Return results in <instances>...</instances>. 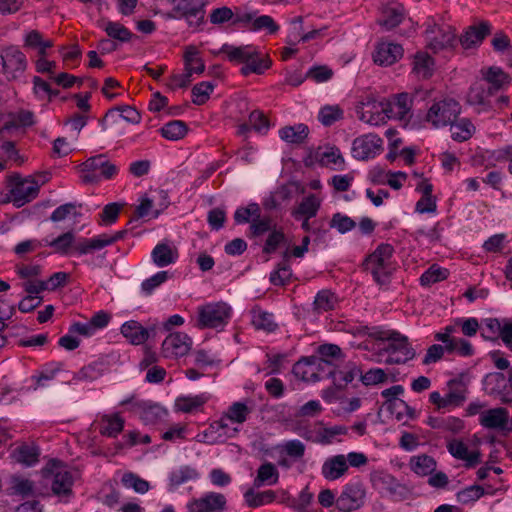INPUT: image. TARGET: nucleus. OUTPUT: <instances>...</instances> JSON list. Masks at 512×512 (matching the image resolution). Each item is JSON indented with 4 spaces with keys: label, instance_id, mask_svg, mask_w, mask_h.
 <instances>
[{
    "label": "nucleus",
    "instance_id": "nucleus-1",
    "mask_svg": "<svg viewBox=\"0 0 512 512\" xmlns=\"http://www.w3.org/2000/svg\"><path fill=\"white\" fill-rule=\"evenodd\" d=\"M394 248L387 243L380 244L363 262L364 269L371 273L378 284H386L396 269L393 261Z\"/></svg>",
    "mask_w": 512,
    "mask_h": 512
},
{
    "label": "nucleus",
    "instance_id": "nucleus-2",
    "mask_svg": "<svg viewBox=\"0 0 512 512\" xmlns=\"http://www.w3.org/2000/svg\"><path fill=\"white\" fill-rule=\"evenodd\" d=\"M47 180L46 175L28 176L25 178L19 174L11 175L9 177L11 187L9 190V200L17 208L24 206L38 196L40 187Z\"/></svg>",
    "mask_w": 512,
    "mask_h": 512
},
{
    "label": "nucleus",
    "instance_id": "nucleus-3",
    "mask_svg": "<svg viewBox=\"0 0 512 512\" xmlns=\"http://www.w3.org/2000/svg\"><path fill=\"white\" fill-rule=\"evenodd\" d=\"M371 487L380 497L403 501L409 496V489L395 476L383 469L372 470L369 474Z\"/></svg>",
    "mask_w": 512,
    "mask_h": 512
},
{
    "label": "nucleus",
    "instance_id": "nucleus-4",
    "mask_svg": "<svg viewBox=\"0 0 512 512\" xmlns=\"http://www.w3.org/2000/svg\"><path fill=\"white\" fill-rule=\"evenodd\" d=\"M79 168L81 180L85 184H96L102 178L111 179L118 173L117 166L108 161L103 154L90 157Z\"/></svg>",
    "mask_w": 512,
    "mask_h": 512
},
{
    "label": "nucleus",
    "instance_id": "nucleus-5",
    "mask_svg": "<svg viewBox=\"0 0 512 512\" xmlns=\"http://www.w3.org/2000/svg\"><path fill=\"white\" fill-rule=\"evenodd\" d=\"M460 104L452 98L434 100L430 105L425 120L434 128L452 124L460 114Z\"/></svg>",
    "mask_w": 512,
    "mask_h": 512
},
{
    "label": "nucleus",
    "instance_id": "nucleus-6",
    "mask_svg": "<svg viewBox=\"0 0 512 512\" xmlns=\"http://www.w3.org/2000/svg\"><path fill=\"white\" fill-rule=\"evenodd\" d=\"M1 73L7 81H15L22 77L27 68L25 54L15 45L0 50Z\"/></svg>",
    "mask_w": 512,
    "mask_h": 512
},
{
    "label": "nucleus",
    "instance_id": "nucleus-7",
    "mask_svg": "<svg viewBox=\"0 0 512 512\" xmlns=\"http://www.w3.org/2000/svg\"><path fill=\"white\" fill-rule=\"evenodd\" d=\"M425 39L427 47L438 52L454 46L456 32L450 25H438L434 19H429L426 23Z\"/></svg>",
    "mask_w": 512,
    "mask_h": 512
},
{
    "label": "nucleus",
    "instance_id": "nucleus-8",
    "mask_svg": "<svg viewBox=\"0 0 512 512\" xmlns=\"http://www.w3.org/2000/svg\"><path fill=\"white\" fill-rule=\"evenodd\" d=\"M384 350L387 353L385 359L387 364H405L416 355L415 350L408 342V338L397 332H392L387 337V345Z\"/></svg>",
    "mask_w": 512,
    "mask_h": 512
},
{
    "label": "nucleus",
    "instance_id": "nucleus-9",
    "mask_svg": "<svg viewBox=\"0 0 512 512\" xmlns=\"http://www.w3.org/2000/svg\"><path fill=\"white\" fill-rule=\"evenodd\" d=\"M231 308L224 302L209 303L198 309V326L200 328H218L227 324Z\"/></svg>",
    "mask_w": 512,
    "mask_h": 512
},
{
    "label": "nucleus",
    "instance_id": "nucleus-10",
    "mask_svg": "<svg viewBox=\"0 0 512 512\" xmlns=\"http://www.w3.org/2000/svg\"><path fill=\"white\" fill-rule=\"evenodd\" d=\"M366 500V489L361 482H350L343 486L337 497L336 508L340 512H352L360 509Z\"/></svg>",
    "mask_w": 512,
    "mask_h": 512
},
{
    "label": "nucleus",
    "instance_id": "nucleus-11",
    "mask_svg": "<svg viewBox=\"0 0 512 512\" xmlns=\"http://www.w3.org/2000/svg\"><path fill=\"white\" fill-rule=\"evenodd\" d=\"M356 113L361 121L372 126L383 125L388 120L384 100L377 101L370 96L359 102Z\"/></svg>",
    "mask_w": 512,
    "mask_h": 512
},
{
    "label": "nucleus",
    "instance_id": "nucleus-12",
    "mask_svg": "<svg viewBox=\"0 0 512 512\" xmlns=\"http://www.w3.org/2000/svg\"><path fill=\"white\" fill-rule=\"evenodd\" d=\"M175 17H183L188 25L197 29L204 20V0H172Z\"/></svg>",
    "mask_w": 512,
    "mask_h": 512
},
{
    "label": "nucleus",
    "instance_id": "nucleus-13",
    "mask_svg": "<svg viewBox=\"0 0 512 512\" xmlns=\"http://www.w3.org/2000/svg\"><path fill=\"white\" fill-rule=\"evenodd\" d=\"M328 364V360H319L316 356L306 357L294 364L292 372L305 382H316L322 378L320 371Z\"/></svg>",
    "mask_w": 512,
    "mask_h": 512
},
{
    "label": "nucleus",
    "instance_id": "nucleus-14",
    "mask_svg": "<svg viewBox=\"0 0 512 512\" xmlns=\"http://www.w3.org/2000/svg\"><path fill=\"white\" fill-rule=\"evenodd\" d=\"M227 509L225 495L217 492H208L199 498L187 503L188 512H224Z\"/></svg>",
    "mask_w": 512,
    "mask_h": 512
},
{
    "label": "nucleus",
    "instance_id": "nucleus-15",
    "mask_svg": "<svg viewBox=\"0 0 512 512\" xmlns=\"http://www.w3.org/2000/svg\"><path fill=\"white\" fill-rule=\"evenodd\" d=\"M51 478V489L56 495H68L71 493L73 477L66 467L52 462L46 469Z\"/></svg>",
    "mask_w": 512,
    "mask_h": 512
},
{
    "label": "nucleus",
    "instance_id": "nucleus-16",
    "mask_svg": "<svg viewBox=\"0 0 512 512\" xmlns=\"http://www.w3.org/2000/svg\"><path fill=\"white\" fill-rule=\"evenodd\" d=\"M382 144V139L377 135L366 134L353 141L352 154L356 159L367 160L381 152Z\"/></svg>",
    "mask_w": 512,
    "mask_h": 512
},
{
    "label": "nucleus",
    "instance_id": "nucleus-17",
    "mask_svg": "<svg viewBox=\"0 0 512 512\" xmlns=\"http://www.w3.org/2000/svg\"><path fill=\"white\" fill-rule=\"evenodd\" d=\"M384 102L388 119L407 120L410 118L412 99L408 93L394 95Z\"/></svg>",
    "mask_w": 512,
    "mask_h": 512
},
{
    "label": "nucleus",
    "instance_id": "nucleus-18",
    "mask_svg": "<svg viewBox=\"0 0 512 512\" xmlns=\"http://www.w3.org/2000/svg\"><path fill=\"white\" fill-rule=\"evenodd\" d=\"M404 54L400 44L392 42H379L373 53V60L380 66H391L399 61Z\"/></svg>",
    "mask_w": 512,
    "mask_h": 512
},
{
    "label": "nucleus",
    "instance_id": "nucleus-19",
    "mask_svg": "<svg viewBox=\"0 0 512 512\" xmlns=\"http://www.w3.org/2000/svg\"><path fill=\"white\" fill-rule=\"evenodd\" d=\"M190 350V338L181 332L169 334L162 343V353L166 358L181 357Z\"/></svg>",
    "mask_w": 512,
    "mask_h": 512
},
{
    "label": "nucleus",
    "instance_id": "nucleus-20",
    "mask_svg": "<svg viewBox=\"0 0 512 512\" xmlns=\"http://www.w3.org/2000/svg\"><path fill=\"white\" fill-rule=\"evenodd\" d=\"M124 231H118L112 235L101 234L91 239H84L73 246L80 255L88 254L95 250H100L106 246L112 245L124 236Z\"/></svg>",
    "mask_w": 512,
    "mask_h": 512
},
{
    "label": "nucleus",
    "instance_id": "nucleus-21",
    "mask_svg": "<svg viewBox=\"0 0 512 512\" xmlns=\"http://www.w3.org/2000/svg\"><path fill=\"white\" fill-rule=\"evenodd\" d=\"M447 450L454 458L464 461L467 468L474 467L481 462L480 451H470L462 440L452 439L448 441Z\"/></svg>",
    "mask_w": 512,
    "mask_h": 512
},
{
    "label": "nucleus",
    "instance_id": "nucleus-22",
    "mask_svg": "<svg viewBox=\"0 0 512 512\" xmlns=\"http://www.w3.org/2000/svg\"><path fill=\"white\" fill-rule=\"evenodd\" d=\"M348 472V464L344 454L334 455L325 460L321 468L322 476L329 481H335Z\"/></svg>",
    "mask_w": 512,
    "mask_h": 512
},
{
    "label": "nucleus",
    "instance_id": "nucleus-23",
    "mask_svg": "<svg viewBox=\"0 0 512 512\" xmlns=\"http://www.w3.org/2000/svg\"><path fill=\"white\" fill-rule=\"evenodd\" d=\"M405 17V9L402 4L392 2L387 4L382 11L378 24L385 30H392L397 27Z\"/></svg>",
    "mask_w": 512,
    "mask_h": 512
},
{
    "label": "nucleus",
    "instance_id": "nucleus-24",
    "mask_svg": "<svg viewBox=\"0 0 512 512\" xmlns=\"http://www.w3.org/2000/svg\"><path fill=\"white\" fill-rule=\"evenodd\" d=\"M509 420V413L506 408L498 407L484 411L480 415V424L488 429L503 430Z\"/></svg>",
    "mask_w": 512,
    "mask_h": 512
},
{
    "label": "nucleus",
    "instance_id": "nucleus-25",
    "mask_svg": "<svg viewBox=\"0 0 512 512\" xmlns=\"http://www.w3.org/2000/svg\"><path fill=\"white\" fill-rule=\"evenodd\" d=\"M348 429L342 425L333 427H324L321 422L315 423V435H306V440L327 445L332 443L333 439L338 435H345Z\"/></svg>",
    "mask_w": 512,
    "mask_h": 512
},
{
    "label": "nucleus",
    "instance_id": "nucleus-26",
    "mask_svg": "<svg viewBox=\"0 0 512 512\" xmlns=\"http://www.w3.org/2000/svg\"><path fill=\"white\" fill-rule=\"evenodd\" d=\"M154 328H144L139 322L130 320L125 322L121 326V334L128 340L132 345L143 344L150 336V332H154Z\"/></svg>",
    "mask_w": 512,
    "mask_h": 512
},
{
    "label": "nucleus",
    "instance_id": "nucleus-27",
    "mask_svg": "<svg viewBox=\"0 0 512 512\" xmlns=\"http://www.w3.org/2000/svg\"><path fill=\"white\" fill-rule=\"evenodd\" d=\"M416 190L422 193V197L416 203V211L419 213H433L436 211V198L432 195L433 186L426 179H421Z\"/></svg>",
    "mask_w": 512,
    "mask_h": 512
},
{
    "label": "nucleus",
    "instance_id": "nucleus-28",
    "mask_svg": "<svg viewBox=\"0 0 512 512\" xmlns=\"http://www.w3.org/2000/svg\"><path fill=\"white\" fill-rule=\"evenodd\" d=\"M321 203L322 199L319 196L309 194L301 200L297 207L292 209L291 215L296 220H300L302 217L313 218L317 215Z\"/></svg>",
    "mask_w": 512,
    "mask_h": 512
},
{
    "label": "nucleus",
    "instance_id": "nucleus-29",
    "mask_svg": "<svg viewBox=\"0 0 512 512\" xmlns=\"http://www.w3.org/2000/svg\"><path fill=\"white\" fill-rule=\"evenodd\" d=\"M151 258L156 266L166 267L176 262L178 259V249L167 242H162L154 247Z\"/></svg>",
    "mask_w": 512,
    "mask_h": 512
},
{
    "label": "nucleus",
    "instance_id": "nucleus-30",
    "mask_svg": "<svg viewBox=\"0 0 512 512\" xmlns=\"http://www.w3.org/2000/svg\"><path fill=\"white\" fill-rule=\"evenodd\" d=\"M483 82L494 94L510 83V76L499 67H489L482 70Z\"/></svg>",
    "mask_w": 512,
    "mask_h": 512
},
{
    "label": "nucleus",
    "instance_id": "nucleus-31",
    "mask_svg": "<svg viewBox=\"0 0 512 512\" xmlns=\"http://www.w3.org/2000/svg\"><path fill=\"white\" fill-rule=\"evenodd\" d=\"M435 68L433 58L426 52L414 54L412 59V73L418 79H428L433 75Z\"/></svg>",
    "mask_w": 512,
    "mask_h": 512
},
{
    "label": "nucleus",
    "instance_id": "nucleus-32",
    "mask_svg": "<svg viewBox=\"0 0 512 512\" xmlns=\"http://www.w3.org/2000/svg\"><path fill=\"white\" fill-rule=\"evenodd\" d=\"M490 33V26L483 22L478 26L470 27L461 37L460 43L464 49H470L479 45L486 35Z\"/></svg>",
    "mask_w": 512,
    "mask_h": 512
},
{
    "label": "nucleus",
    "instance_id": "nucleus-33",
    "mask_svg": "<svg viewBox=\"0 0 512 512\" xmlns=\"http://www.w3.org/2000/svg\"><path fill=\"white\" fill-rule=\"evenodd\" d=\"M309 129L305 124L285 126L279 130V137L289 144H302L308 137Z\"/></svg>",
    "mask_w": 512,
    "mask_h": 512
},
{
    "label": "nucleus",
    "instance_id": "nucleus-34",
    "mask_svg": "<svg viewBox=\"0 0 512 512\" xmlns=\"http://www.w3.org/2000/svg\"><path fill=\"white\" fill-rule=\"evenodd\" d=\"M100 434L116 437L124 428V419L119 414L103 415L100 419Z\"/></svg>",
    "mask_w": 512,
    "mask_h": 512
},
{
    "label": "nucleus",
    "instance_id": "nucleus-35",
    "mask_svg": "<svg viewBox=\"0 0 512 512\" xmlns=\"http://www.w3.org/2000/svg\"><path fill=\"white\" fill-rule=\"evenodd\" d=\"M278 479L279 472L276 466L270 462H265L258 468L253 485L256 488L263 485H274L278 482Z\"/></svg>",
    "mask_w": 512,
    "mask_h": 512
},
{
    "label": "nucleus",
    "instance_id": "nucleus-36",
    "mask_svg": "<svg viewBox=\"0 0 512 512\" xmlns=\"http://www.w3.org/2000/svg\"><path fill=\"white\" fill-rule=\"evenodd\" d=\"M251 314V322L255 329L264 330L266 332H273L277 329L278 325L274 321V317L271 313L255 307L252 309Z\"/></svg>",
    "mask_w": 512,
    "mask_h": 512
},
{
    "label": "nucleus",
    "instance_id": "nucleus-37",
    "mask_svg": "<svg viewBox=\"0 0 512 512\" xmlns=\"http://www.w3.org/2000/svg\"><path fill=\"white\" fill-rule=\"evenodd\" d=\"M221 53H224L227 56V59L231 62L235 63H244L246 60L255 53V48L252 46H233L224 44L220 50Z\"/></svg>",
    "mask_w": 512,
    "mask_h": 512
},
{
    "label": "nucleus",
    "instance_id": "nucleus-38",
    "mask_svg": "<svg viewBox=\"0 0 512 512\" xmlns=\"http://www.w3.org/2000/svg\"><path fill=\"white\" fill-rule=\"evenodd\" d=\"M101 27L110 38L122 43L129 42L133 37L132 32L119 22L103 20Z\"/></svg>",
    "mask_w": 512,
    "mask_h": 512
},
{
    "label": "nucleus",
    "instance_id": "nucleus-39",
    "mask_svg": "<svg viewBox=\"0 0 512 512\" xmlns=\"http://www.w3.org/2000/svg\"><path fill=\"white\" fill-rule=\"evenodd\" d=\"M493 95L483 81L475 82L469 89L467 101L471 105H487Z\"/></svg>",
    "mask_w": 512,
    "mask_h": 512
},
{
    "label": "nucleus",
    "instance_id": "nucleus-40",
    "mask_svg": "<svg viewBox=\"0 0 512 512\" xmlns=\"http://www.w3.org/2000/svg\"><path fill=\"white\" fill-rule=\"evenodd\" d=\"M207 401L208 397L203 394L178 397L175 401V409L183 413H192L200 409Z\"/></svg>",
    "mask_w": 512,
    "mask_h": 512
},
{
    "label": "nucleus",
    "instance_id": "nucleus-41",
    "mask_svg": "<svg viewBox=\"0 0 512 512\" xmlns=\"http://www.w3.org/2000/svg\"><path fill=\"white\" fill-rule=\"evenodd\" d=\"M13 454L17 462L30 467L39 461L40 453L36 446L23 444L18 446Z\"/></svg>",
    "mask_w": 512,
    "mask_h": 512
},
{
    "label": "nucleus",
    "instance_id": "nucleus-42",
    "mask_svg": "<svg viewBox=\"0 0 512 512\" xmlns=\"http://www.w3.org/2000/svg\"><path fill=\"white\" fill-rule=\"evenodd\" d=\"M319 360H328L329 364L324 366V370L327 369V375H334L332 370L333 362L343 358L341 348L335 344H323L318 347Z\"/></svg>",
    "mask_w": 512,
    "mask_h": 512
},
{
    "label": "nucleus",
    "instance_id": "nucleus-43",
    "mask_svg": "<svg viewBox=\"0 0 512 512\" xmlns=\"http://www.w3.org/2000/svg\"><path fill=\"white\" fill-rule=\"evenodd\" d=\"M451 136L454 140L463 142L470 139L475 133V126L466 118L460 119L456 123L450 124Z\"/></svg>",
    "mask_w": 512,
    "mask_h": 512
},
{
    "label": "nucleus",
    "instance_id": "nucleus-44",
    "mask_svg": "<svg viewBox=\"0 0 512 512\" xmlns=\"http://www.w3.org/2000/svg\"><path fill=\"white\" fill-rule=\"evenodd\" d=\"M435 459L428 455H419L411 458L410 467L418 475L427 476L436 470Z\"/></svg>",
    "mask_w": 512,
    "mask_h": 512
},
{
    "label": "nucleus",
    "instance_id": "nucleus-45",
    "mask_svg": "<svg viewBox=\"0 0 512 512\" xmlns=\"http://www.w3.org/2000/svg\"><path fill=\"white\" fill-rule=\"evenodd\" d=\"M271 66L269 59L260 58L258 51L246 60L245 65L240 69L242 75L247 76L250 73L263 74Z\"/></svg>",
    "mask_w": 512,
    "mask_h": 512
},
{
    "label": "nucleus",
    "instance_id": "nucleus-46",
    "mask_svg": "<svg viewBox=\"0 0 512 512\" xmlns=\"http://www.w3.org/2000/svg\"><path fill=\"white\" fill-rule=\"evenodd\" d=\"M0 157L16 165H22L25 162V158L20 155L15 142L8 140L6 137H0Z\"/></svg>",
    "mask_w": 512,
    "mask_h": 512
},
{
    "label": "nucleus",
    "instance_id": "nucleus-47",
    "mask_svg": "<svg viewBox=\"0 0 512 512\" xmlns=\"http://www.w3.org/2000/svg\"><path fill=\"white\" fill-rule=\"evenodd\" d=\"M167 410L159 404H149L142 407L141 420L146 424H156L167 416Z\"/></svg>",
    "mask_w": 512,
    "mask_h": 512
},
{
    "label": "nucleus",
    "instance_id": "nucleus-48",
    "mask_svg": "<svg viewBox=\"0 0 512 512\" xmlns=\"http://www.w3.org/2000/svg\"><path fill=\"white\" fill-rule=\"evenodd\" d=\"M289 257L290 255L286 252L283 261L279 263L277 269L271 273L270 281L274 285H285L291 279L292 270L289 265Z\"/></svg>",
    "mask_w": 512,
    "mask_h": 512
},
{
    "label": "nucleus",
    "instance_id": "nucleus-49",
    "mask_svg": "<svg viewBox=\"0 0 512 512\" xmlns=\"http://www.w3.org/2000/svg\"><path fill=\"white\" fill-rule=\"evenodd\" d=\"M275 497L276 495L272 490L255 492L253 489H249L244 494L245 501L249 507H259L271 503L275 500Z\"/></svg>",
    "mask_w": 512,
    "mask_h": 512
},
{
    "label": "nucleus",
    "instance_id": "nucleus-50",
    "mask_svg": "<svg viewBox=\"0 0 512 512\" xmlns=\"http://www.w3.org/2000/svg\"><path fill=\"white\" fill-rule=\"evenodd\" d=\"M186 133V124L179 120L170 121L161 128V135L164 138L172 141H176L183 138L186 135Z\"/></svg>",
    "mask_w": 512,
    "mask_h": 512
},
{
    "label": "nucleus",
    "instance_id": "nucleus-51",
    "mask_svg": "<svg viewBox=\"0 0 512 512\" xmlns=\"http://www.w3.org/2000/svg\"><path fill=\"white\" fill-rule=\"evenodd\" d=\"M250 413L251 409L246 404L242 402H235L224 414L231 423L240 425L247 420Z\"/></svg>",
    "mask_w": 512,
    "mask_h": 512
},
{
    "label": "nucleus",
    "instance_id": "nucleus-52",
    "mask_svg": "<svg viewBox=\"0 0 512 512\" xmlns=\"http://www.w3.org/2000/svg\"><path fill=\"white\" fill-rule=\"evenodd\" d=\"M75 236L72 232H66L57 238L46 243L47 246L54 249V252L61 255H67L73 247Z\"/></svg>",
    "mask_w": 512,
    "mask_h": 512
},
{
    "label": "nucleus",
    "instance_id": "nucleus-53",
    "mask_svg": "<svg viewBox=\"0 0 512 512\" xmlns=\"http://www.w3.org/2000/svg\"><path fill=\"white\" fill-rule=\"evenodd\" d=\"M336 297L328 290L318 292L313 302V309L316 313H323L334 309Z\"/></svg>",
    "mask_w": 512,
    "mask_h": 512
},
{
    "label": "nucleus",
    "instance_id": "nucleus-54",
    "mask_svg": "<svg viewBox=\"0 0 512 512\" xmlns=\"http://www.w3.org/2000/svg\"><path fill=\"white\" fill-rule=\"evenodd\" d=\"M121 482L126 488H131L140 494H144L150 489V485L146 480L140 478L138 475L132 472L124 473Z\"/></svg>",
    "mask_w": 512,
    "mask_h": 512
},
{
    "label": "nucleus",
    "instance_id": "nucleus-55",
    "mask_svg": "<svg viewBox=\"0 0 512 512\" xmlns=\"http://www.w3.org/2000/svg\"><path fill=\"white\" fill-rule=\"evenodd\" d=\"M448 277V270L436 265H432L420 277L422 286H430L436 282L445 280Z\"/></svg>",
    "mask_w": 512,
    "mask_h": 512
},
{
    "label": "nucleus",
    "instance_id": "nucleus-56",
    "mask_svg": "<svg viewBox=\"0 0 512 512\" xmlns=\"http://www.w3.org/2000/svg\"><path fill=\"white\" fill-rule=\"evenodd\" d=\"M214 89V84L209 81H204L196 84L192 88V102L196 105L204 104Z\"/></svg>",
    "mask_w": 512,
    "mask_h": 512
},
{
    "label": "nucleus",
    "instance_id": "nucleus-57",
    "mask_svg": "<svg viewBox=\"0 0 512 512\" xmlns=\"http://www.w3.org/2000/svg\"><path fill=\"white\" fill-rule=\"evenodd\" d=\"M197 477L198 472L195 468L183 466L171 473L170 482L172 485L179 486L187 481L196 479Z\"/></svg>",
    "mask_w": 512,
    "mask_h": 512
},
{
    "label": "nucleus",
    "instance_id": "nucleus-58",
    "mask_svg": "<svg viewBox=\"0 0 512 512\" xmlns=\"http://www.w3.org/2000/svg\"><path fill=\"white\" fill-rule=\"evenodd\" d=\"M102 371L99 369L97 363H91L82 367L77 373H75L70 382L73 381H84L91 382L99 378Z\"/></svg>",
    "mask_w": 512,
    "mask_h": 512
},
{
    "label": "nucleus",
    "instance_id": "nucleus-59",
    "mask_svg": "<svg viewBox=\"0 0 512 512\" xmlns=\"http://www.w3.org/2000/svg\"><path fill=\"white\" fill-rule=\"evenodd\" d=\"M249 29L253 31L267 30L269 34H275L279 30V25L273 20L271 16L262 15L254 18L252 25L249 26Z\"/></svg>",
    "mask_w": 512,
    "mask_h": 512
},
{
    "label": "nucleus",
    "instance_id": "nucleus-60",
    "mask_svg": "<svg viewBox=\"0 0 512 512\" xmlns=\"http://www.w3.org/2000/svg\"><path fill=\"white\" fill-rule=\"evenodd\" d=\"M343 112L338 106H325L320 109L318 120L324 126H330L342 118Z\"/></svg>",
    "mask_w": 512,
    "mask_h": 512
},
{
    "label": "nucleus",
    "instance_id": "nucleus-61",
    "mask_svg": "<svg viewBox=\"0 0 512 512\" xmlns=\"http://www.w3.org/2000/svg\"><path fill=\"white\" fill-rule=\"evenodd\" d=\"M260 207L256 203H251L247 207H240L234 214V219L237 223H247L251 219L259 216Z\"/></svg>",
    "mask_w": 512,
    "mask_h": 512
},
{
    "label": "nucleus",
    "instance_id": "nucleus-62",
    "mask_svg": "<svg viewBox=\"0 0 512 512\" xmlns=\"http://www.w3.org/2000/svg\"><path fill=\"white\" fill-rule=\"evenodd\" d=\"M321 162L324 165H334V169L342 170L344 168V158L338 148H329L323 152Z\"/></svg>",
    "mask_w": 512,
    "mask_h": 512
},
{
    "label": "nucleus",
    "instance_id": "nucleus-63",
    "mask_svg": "<svg viewBox=\"0 0 512 512\" xmlns=\"http://www.w3.org/2000/svg\"><path fill=\"white\" fill-rule=\"evenodd\" d=\"M215 429L216 428L210 424L205 431L196 435L195 441L209 445L224 442V434L216 433Z\"/></svg>",
    "mask_w": 512,
    "mask_h": 512
},
{
    "label": "nucleus",
    "instance_id": "nucleus-64",
    "mask_svg": "<svg viewBox=\"0 0 512 512\" xmlns=\"http://www.w3.org/2000/svg\"><path fill=\"white\" fill-rule=\"evenodd\" d=\"M361 381L366 386L384 383L387 381V374L381 368L370 369L361 375Z\"/></svg>",
    "mask_w": 512,
    "mask_h": 512
}]
</instances>
